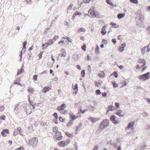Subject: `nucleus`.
Here are the masks:
<instances>
[{"mask_svg": "<svg viewBox=\"0 0 150 150\" xmlns=\"http://www.w3.org/2000/svg\"><path fill=\"white\" fill-rule=\"evenodd\" d=\"M32 105L33 107V110L34 109V105L31 102L29 104L27 105L26 103H23L22 105V107L23 108L25 112L27 114H30L32 112V109L31 108L30 105Z\"/></svg>", "mask_w": 150, "mask_h": 150, "instance_id": "nucleus-1", "label": "nucleus"}, {"mask_svg": "<svg viewBox=\"0 0 150 150\" xmlns=\"http://www.w3.org/2000/svg\"><path fill=\"white\" fill-rule=\"evenodd\" d=\"M120 105L118 102H115V107L113 109V110H116L117 111L115 112L116 115H118L120 117H122L124 116V114L122 115L121 113L122 111V110L121 109L120 107Z\"/></svg>", "mask_w": 150, "mask_h": 150, "instance_id": "nucleus-2", "label": "nucleus"}, {"mask_svg": "<svg viewBox=\"0 0 150 150\" xmlns=\"http://www.w3.org/2000/svg\"><path fill=\"white\" fill-rule=\"evenodd\" d=\"M88 16L90 18H93L96 17L98 18L97 12L95 11L93 7L90 8L88 11Z\"/></svg>", "mask_w": 150, "mask_h": 150, "instance_id": "nucleus-3", "label": "nucleus"}, {"mask_svg": "<svg viewBox=\"0 0 150 150\" xmlns=\"http://www.w3.org/2000/svg\"><path fill=\"white\" fill-rule=\"evenodd\" d=\"M109 124V120L108 119L103 120L100 125V130L102 131L107 127Z\"/></svg>", "mask_w": 150, "mask_h": 150, "instance_id": "nucleus-4", "label": "nucleus"}, {"mask_svg": "<svg viewBox=\"0 0 150 150\" xmlns=\"http://www.w3.org/2000/svg\"><path fill=\"white\" fill-rule=\"evenodd\" d=\"M38 143V138L33 137L28 140V144L32 146L33 147H35Z\"/></svg>", "mask_w": 150, "mask_h": 150, "instance_id": "nucleus-5", "label": "nucleus"}, {"mask_svg": "<svg viewBox=\"0 0 150 150\" xmlns=\"http://www.w3.org/2000/svg\"><path fill=\"white\" fill-rule=\"evenodd\" d=\"M138 78L140 80L144 81L149 79L150 78V73L149 72H148L144 74L139 75Z\"/></svg>", "mask_w": 150, "mask_h": 150, "instance_id": "nucleus-6", "label": "nucleus"}, {"mask_svg": "<svg viewBox=\"0 0 150 150\" xmlns=\"http://www.w3.org/2000/svg\"><path fill=\"white\" fill-rule=\"evenodd\" d=\"M137 16L139 17V18L138 20H140V21H143L144 18V15L141 11V10L139 9L137 13Z\"/></svg>", "mask_w": 150, "mask_h": 150, "instance_id": "nucleus-7", "label": "nucleus"}, {"mask_svg": "<svg viewBox=\"0 0 150 150\" xmlns=\"http://www.w3.org/2000/svg\"><path fill=\"white\" fill-rule=\"evenodd\" d=\"M67 107V105L65 103H63L60 105L57 108V110L60 113L66 108Z\"/></svg>", "mask_w": 150, "mask_h": 150, "instance_id": "nucleus-8", "label": "nucleus"}, {"mask_svg": "<svg viewBox=\"0 0 150 150\" xmlns=\"http://www.w3.org/2000/svg\"><path fill=\"white\" fill-rule=\"evenodd\" d=\"M70 142V141L68 140L64 141H61L59 142L58 145L59 146L61 147H64L66 145H68Z\"/></svg>", "mask_w": 150, "mask_h": 150, "instance_id": "nucleus-9", "label": "nucleus"}, {"mask_svg": "<svg viewBox=\"0 0 150 150\" xmlns=\"http://www.w3.org/2000/svg\"><path fill=\"white\" fill-rule=\"evenodd\" d=\"M55 137L56 139L58 141L62 139L63 137L61 135V133L59 131H57L55 133Z\"/></svg>", "mask_w": 150, "mask_h": 150, "instance_id": "nucleus-10", "label": "nucleus"}, {"mask_svg": "<svg viewBox=\"0 0 150 150\" xmlns=\"http://www.w3.org/2000/svg\"><path fill=\"white\" fill-rule=\"evenodd\" d=\"M137 25L139 27L144 28L145 26L144 25V23L143 21H140L138 20L137 21Z\"/></svg>", "mask_w": 150, "mask_h": 150, "instance_id": "nucleus-11", "label": "nucleus"}, {"mask_svg": "<svg viewBox=\"0 0 150 150\" xmlns=\"http://www.w3.org/2000/svg\"><path fill=\"white\" fill-rule=\"evenodd\" d=\"M100 119L99 118L97 117H89V120L91 121L93 123H95L97 122V121L100 120Z\"/></svg>", "mask_w": 150, "mask_h": 150, "instance_id": "nucleus-12", "label": "nucleus"}, {"mask_svg": "<svg viewBox=\"0 0 150 150\" xmlns=\"http://www.w3.org/2000/svg\"><path fill=\"white\" fill-rule=\"evenodd\" d=\"M61 53L59 54V56H61V57H65L67 55L66 51L65 49H62L61 50Z\"/></svg>", "mask_w": 150, "mask_h": 150, "instance_id": "nucleus-13", "label": "nucleus"}, {"mask_svg": "<svg viewBox=\"0 0 150 150\" xmlns=\"http://www.w3.org/2000/svg\"><path fill=\"white\" fill-rule=\"evenodd\" d=\"M8 134L9 131L7 129H4L1 133V135L4 137H6Z\"/></svg>", "mask_w": 150, "mask_h": 150, "instance_id": "nucleus-14", "label": "nucleus"}, {"mask_svg": "<svg viewBox=\"0 0 150 150\" xmlns=\"http://www.w3.org/2000/svg\"><path fill=\"white\" fill-rule=\"evenodd\" d=\"M138 62L139 63L143 64L141 66L142 67L144 66L146 64L145 60L144 59H139L138 60Z\"/></svg>", "mask_w": 150, "mask_h": 150, "instance_id": "nucleus-15", "label": "nucleus"}, {"mask_svg": "<svg viewBox=\"0 0 150 150\" xmlns=\"http://www.w3.org/2000/svg\"><path fill=\"white\" fill-rule=\"evenodd\" d=\"M112 112V105L110 106L109 107L107 110L106 115H108L111 114Z\"/></svg>", "mask_w": 150, "mask_h": 150, "instance_id": "nucleus-16", "label": "nucleus"}, {"mask_svg": "<svg viewBox=\"0 0 150 150\" xmlns=\"http://www.w3.org/2000/svg\"><path fill=\"white\" fill-rule=\"evenodd\" d=\"M73 88L75 91V92L73 93V94L74 95H75L78 92V86L77 84H76L74 86H73Z\"/></svg>", "mask_w": 150, "mask_h": 150, "instance_id": "nucleus-17", "label": "nucleus"}, {"mask_svg": "<svg viewBox=\"0 0 150 150\" xmlns=\"http://www.w3.org/2000/svg\"><path fill=\"white\" fill-rule=\"evenodd\" d=\"M21 81L20 79H17L15 81H14L13 83L17 85H19L21 87L23 86V84H21L20 83Z\"/></svg>", "mask_w": 150, "mask_h": 150, "instance_id": "nucleus-18", "label": "nucleus"}, {"mask_svg": "<svg viewBox=\"0 0 150 150\" xmlns=\"http://www.w3.org/2000/svg\"><path fill=\"white\" fill-rule=\"evenodd\" d=\"M50 89V88L48 87H45L42 90V92L44 93H46L47 92L49 91Z\"/></svg>", "mask_w": 150, "mask_h": 150, "instance_id": "nucleus-19", "label": "nucleus"}, {"mask_svg": "<svg viewBox=\"0 0 150 150\" xmlns=\"http://www.w3.org/2000/svg\"><path fill=\"white\" fill-rule=\"evenodd\" d=\"M126 47V44L125 43L122 44V45L119 47V50L121 52H122L124 50V48Z\"/></svg>", "mask_w": 150, "mask_h": 150, "instance_id": "nucleus-20", "label": "nucleus"}, {"mask_svg": "<svg viewBox=\"0 0 150 150\" xmlns=\"http://www.w3.org/2000/svg\"><path fill=\"white\" fill-rule=\"evenodd\" d=\"M98 75L100 78H103L105 76V74L103 71H100L98 73Z\"/></svg>", "mask_w": 150, "mask_h": 150, "instance_id": "nucleus-21", "label": "nucleus"}, {"mask_svg": "<svg viewBox=\"0 0 150 150\" xmlns=\"http://www.w3.org/2000/svg\"><path fill=\"white\" fill-rule=\"evenodd\" d=\"M135 125L134 122H131L129 123L127 127L128 129L132 128Z\"/></svg>", "mask_w": 150, "mask_h": 150, "instance_id": "nucleus-22", "label": "nucleus"}, {"mask_svg": "<svg viewBox=\"0 0 150 150\" xmlns=\"http://www.w3.org/2000/svg\"><path fill=\"white\" fill-rule=\"evenodd\" d=\"M107 25H104L103 26L102 28V30L101 32V34L103 35H105L106 33V31L105 30V28L107 27Z\"/></svg>", "mask_w": 150, "mask_h": 150, "instance_id": "nucleus-23", "label": "nucleus"}, {"mask_svg": "<svg viewBox=\"0 0 150 150\" xmlns=\"http://www.w3.org/2000/svg\"><path fill=\"white\" fill-rule=\"evenodd\" d=\"M21 130V129L20 128H18L17 129H15L13 132V135L15 136L17 135L19 133V131Z\"/></svg>", "mask_w": 150, "mask_h": 150, "instance_id": "nucleus-24", "label": "nucleus"}, {"mask_svg": "<svg viewBox=\"0 0 150 150\" xmlns=\"http://www.w3.org/2000/svg\"><path fill=\"white\" fill-rule=\"evenodd\" d=\"M73 6V4H71L68 7L67 9V12L68 13H70L72 8V7Z\"/></svg>", "mask_w": 150, "mask_h": 150, "instance_id": "nucleus-25", "label": "nucleus"}, {"mask_svg": "<svg viewBox=\"0 0 150 150\" xmlns=\"http://www.w3.org/2000/svg\"><path fill=\"white\" fill-rule=\"evenodd\" d=\"M24 71V69L23 68H20L18 70V72L17 74V75H19L21 74H22Z\"/></svg>", "mask_w": 150, "mask_h": 150, "instance_id": "nucleus-26", "label": "nucleus"}, {"mask_svg": "<svg viewBox=\"0 0 150 150\" xmlns=\"http://www.w3.org/2000/svg\"><path fill=\"white\" fill-rule=\"evenodd\" d=\"M125 14L123 13H119L117 15V17L119 19H120L125 17Z\"/></svg>", "mask_w": 150, "mask_h": 150, "instance_id": "nucleus-27", "label": "nucleus"}, {"mask_svg": "<svg viewBox=\"0 0 150 150\" xmlns=\"http://www.w3.org/2000/svg\"><path fill=\"white\" fill-rule=\"evenodd\" d=\"M116 119V117L115 116L113 115V123L115 125H117L119 124V122L117 121L115 119Z\"/></svg>", "mask_w": 150, "mask_h": 150, "instance_id": "nucleus-28", "label": "nucleus"}, {"mask_svg": "<svg viewBox=\"0 0 150 150\" xmlns=\"http://www.w3.org/2000/svg\"><path fill=\"white\" fill-rule=\"evenodd\" d=\"M86 31V29L83 28H80L77 31L78 33H80L81 32H85Z\"/></svg>", "mask_w": 150, "mask_h": 150, "instance_id": "nucleus-29", "label": "nucleus"}, {"mask_svg": "<svg viewBox=\"0 0 150 150\" xmlns=\"http://www.w3.org/2000/svg\"><path fill=\"white\" fill-rule=\"evenodd\" d=\"M49 44L47 43H45L43 44L42 45V50H44L48 46Z\"/></svg>", "mask_w": 150, "mask_h": 150, "instance_id": "nucleus-30", "label": "nucleus"}, {"mask_svg": "<svg viewBox=\"0 0 150 150\" xmlns=\"http://www.w3.org/2000/svg\"><path fill=\"white\" fill-rule=\"evenodd\" d=\"M63 39H67L68 41L70 42L71 43H72V40L69 37L65 36L62 38Z\"/></svg>", "mask_w": 150, "mask_h": 150, "instance_id": "nucleus-31", "label": "nucleus"}, {"mask_svg": "<svg viewBox=\"0 0 150 150\" xmlns=\"http://www.w3.org/2000/svg\"><path fill=\"white\" fill-rule=\"evenodd\" d=\"M100 47L98 45H96V47L95 49V52L97 54H99V52Z\"/></svg>", "mask_w": 150, "mask_h": 150, "instance_id": "nucleus-32", "label": "nucleus"}, {"mask_svg": "<svg viewBox=\"0 0 150 150\" xmlns=\"http://www.w3.org/2000/svg\"><path fill=\"white\" fill-rule=\"evenodd\" d=\"M28 91L33 94H34L35 91L32 88H29L28 89Z\"/></svg>", "mask_w": 150, "mask_h": 150, "instance_id": "nucleus-33", "label": "nucleus"}, {"mask_svg": "<svg viewBox=\"0 0 150 150\" xmlns=\"http://www.w3.org/2000/svg\"><path fill=\"white\" fill-rule=\"evenodd\" d=\"M78 117V116L77 115H74L71 117H70L71 119V120L74 121V120H76V119H77Z\"/></svg>", "mask_w": 150, "mask_h": 150, "instance_id": "nucleus-34", "label": "nucleus"}, {"mask_svg": "<svg viewBox=\"0 0 150 150\" xmlns=\"http://www.w3.org/2000/svg\"><path fill=\"white\" fill-rule=\"evenodd\" d=\"M146 48V47H144L143 48H142L141 49L142 53L143 54H145V52H146V51H145Z\"/></svg>", "mask_w": 150, "mask_h": 150, "instance_id": "nucleus-35", "label": "nucleus"}, {"mask_svg": "<svg viewBox=\"0 0 150 150\" xmlns=\"http://www.w3.org/2000/svg\"><path fill=\"white\" fill-rule=\"evenodd\" d=\"M68 111L66 110H64L62 112H61L60 113L64 115H66L67 114H68Z\"/></svg>", "mask_w": 150, "mask_h": 150, "instance_id": "nucleus-36", "label": "nucleus"}, {"mask_svg": "<svg viewBox=\"0 0 150 150\" xmlns=\"http://www.w3.org/2000/svg\"><path fill=\"white\" fill-rule=\"evenodd\" d=\"M84 0H78V4L79 6H81V4L84 3Z\"/></svg>", "mask_w": 150, "mask_h": 150, "instance_id": "nucleus-37", "label": "nucleus"}, {"mask_svg": "<svg viewBox=\"0 0 150 150\" xmlns=\"http://www.w3.org/2000/svg\"><path fill=\"white\" fill-rule=\"evenodd\" d=\"M73 121L72 120H70L67 123V125L68 126H70L72 124H73Z\"/></svg>", "mask_w": 150, "mask_h": 150, "instance_id": "nucleus-38", "label": "nucleus"}, {"mask_svg": "<svg viewBox=\"0 0 150 150\" xmlns=\"http://www.w3.org/2000/svg\"><path fill=\"white\" fill-rule=\"evenodd\" d=\"M130 1L131 3L135 4H137L138 3L137 0H130Z\"/></svg>", "mask_w": 150, "mask_h": 150, "instance_id": "nucleus-39", "label": "nucleus"}, {"mask_svg": "<svg viewBox=\"0 0 150 150\" xmlns=\"http://www.w3.org/2000/svg\"><path fill=\"white\" fill-rule=\"evenodd\" d=\"M106 2L108 4L111 5L112 4V0H106Z\"/></svg>", "mask_w": 150, "mask_h": 150, "instance_id": "nucleus-40", "label": "nucleus"}, {"mask_svg": "<svg viewBox=\"0 0 150 150\" xmlns=\"http://www.w3.org/2000/svg\"><path fill=\"white\" fill-rule=\"evenodd\" d=\"M86 46L85 44L83 45L81 47L82 49L84 51L86 50Z\"/></svg>", "mask_w": 150, "mask_h": 150, "instance_id": "nucleus-41", "label": "nucleus"}, {"mask_svg": "<svg viewBox=\"0 0 150 150\" xmlns=\"http://www.w3.org/2000/svg\"><path fill=\"white\" fill-rule=\"evenodd\" d=\"M87 111H88V110L86 109H85L83 110L81 109L80 110V112H81L83 114L84 113H85V112H87Z\"/></svg>", "mask_w": 150, "mask_h": 150, "instance_id": "nucleus-42", "label": "nucleus"}, {"mask_svg": "<svg viewBox=\"0 0 150 150\" xmlns=\"http://www.w3.org/2000/svg\"><path fill=\"white\" fill-rule=\"evenodd\" d=\"M89 109H90L91 111H93L95 109V107L94 106H91L89 107Z\"/></svg>", "mask_w": 150, "mask_h": 150, "instance_id": "nucleus-43", "label": "nucleus"}, {"mask_svg": "<svg viewBox=\"0 0 150 150\" xmlns=\"http://www.w3.org/2000/svg\"><path fill=\"white\" fill-rule=\"evenodd\" d=\"M66 135H67V136H68V137H73V136L72 134H70L68 132H66Z\"/></svg>", "mask_w": 150, "mask_h": 150, "instance_id": "nucleus-44", "label": "nucleus"}, {"mask_svg": "<svg viewBox=\"0 0 150 150\" xmlns=\"http://www.w3.org/2000/svg\"><path fill=\"white\" fill-rule=\"evenodd\" d=\"M69 114L70 116V117H71L74 115L73 111L71 110L70 111Z\"/></svg>", "mask_w": 150, "mask_h": 150, "instance_id": "nucleus-45", "label": "nucleus"}, {"mask_svg": "<svg viewBox=\"0 0 150 150\" xmlns=\"http://www.w3.org/2000/svg\"><path fill=\"white\" fill-rule=\"evenodd\" d=\"M53 43V40L52 39H50L48 41V42L47 43L49 45H52Z\"/></svg>", "mask_w": 150, "mask_h": 150, "instance_id": "nucleus-46", "label": "nucleus"}, {"mask_svg": "<svg viewBox=\"0 0 150 150\" xmlns=\"http://www.w3.org/2000/svg\"><path fill=\"white\" fill-rule=\"evenodd\" d=\"M81 74L82 77H84L85 75V70H82L81 71Z\"/></svg>", "mask_w": 150, "mask_h": 150, "instance_id": "nucleus-47", "label": "nucleus"}, {"mask_svg": "<svg viewBox=\"0 0 150 150\" xmlns=\"http://www.w3.org/2000/svg\"><path fill=\"white\" fill-rule=\"evenodd\" d=\"M26 45H27V42L26 41H25L23 44V50H25Z\"/></svg>", "mask_w": 150, "mask_h": 150, "instance_id": "nucleus-48", "label": "nucleus"}, {"mask_svg": "<svg viewBox=\"0 0 150 150\" xmlns=\"http://www.w3.org/2000/svg\"><path fill=\"white\" fill-rule=\"evenodd\" d=\"M122 85L121 87V88H123L124 86H126L127 85V81H125L124 83H122Z\"/></svg>", "mask_w": 150, "mask_h": 150, "instance_id": "nucleus-49", "label": "nucleus"}, {"mask_svg": "<svg viewBox=\"0 0 150 150\" xmlns=\"http://www.w3.org/2000/svg\"><path fill=\"white\" fill-rule=\"evenodd\" d=\"M107 42L108 40H107L103 39V40L102 42L103 44H106L107 43Z\"/></svg>", "mask_w": 150, "mask_h": 150, "instance_id": "nucleus-50", "label": "nucleus"}, {"mask_svg": "<svg viewBox=\"0 0 150 150\" xmlns=\"http://www.w3.org/2000/svg\"><path fill=\"white\" fill-rule=\"evenodd\" d=\"M37 75H34L33 76V80L35 81H36L37 80Z\"/></svg>", "mask_w": 150, "mask_h": 150, "instance_id": "nucleus-51", "label": "nucleus"}, {"mask_svg": "<svg viewBox=\"0 0 150 150\" xmlns=\"http://www.w3.org/2000/svg\"><path fill=\"white\" fill-rule=\"evenodd\" d=\"M118 85L116 83L114 82H113V87L114 88H116L118 87Z\"/></svg>", "mask_w": 150, "mask_h": 150, "instance_id": "nucleus-52", "label": "nucleus"}, {"mask_svg": "<svg viewBox=\"0 0 150 150\" xmlns=\"http://www.w3.org/2000/svg\"><path fill=\"white\" fill-rule=\"evenodd\" d=\"M113 75L116 78H117L118 76V74L116 71H114L113 73Z\"/></svg>", "mask_w": 150, "mask_h": 150, "instance_id": "nucleus-53", "label": "nucleus"}, {"mask_svg": "<svg viewBox=\"0 0 150 150\" xmlns=\"http://www.w3.org/2000/svg\"><path fill=\"white\" fill-rule=\"evenodd\" d=\"M4 109V106H0V112L3 111Z\"/></svg>", "mask_w": 150, "mask_h": 150, "instance_id": "nucleus-54", "label": "nucleus"}, {"mask_svg": "<svg viewBox=\"0 0 150 150\" xmlns=\"http://www.w3.org/2000/svg\"><path fill=\"white\" fill-rule=\"evenodd\" d=\"M119 27V25L116 23H113V28H117Z\"/></svg>", "mask_w": 150, "mask_h": 150, "instance_id": "nucleus-55", "label": "nucleus"}, {"mask_svg": "<svg viewBox=\"0 0 150 150\" xmlns=\"http://www.w3.org/2000/svg\"><path fill=\"white\" fill-rule=\"evenodd\" d=\"M59 38V36L56 35L54 36L53 38V40L54 41H55L56 40H57V39H58Z\"/></svg>", "mask_w": 150, "mask_h": 150, "instance_id": "nucleus-56", "label": "nucleus"}, {"mask_svg": "<svg viewBox=\"0 0 150 150\" xmlns=\"http://www.w3.org/2000/svg\"><path fill=\"white\" fill-rule=\"evenodd\" d=\"M81 125H82V124L81 123H80L79 124L78 126L76 127V130H78V129H79L80 128V127L81 126Z\"/></svg>", "mask_w": 150, "mask_h": 150, "instance_id": "nucleus-57", "label": "nucleus"}, {"mask_svg": "<svg viewBox=\"0 0 150 150\" xmlns=\"http://www.w3.org/2000/svg\"><path fill=\"white\" fill-rule=\"evenodd\" d=\"M57 130H58V128H57V127H54L53 128V131L54 132H57V131H57Z\"/></svg>", "mask_w": 150, "mask_h": 150, "instance_id": "nucleus-58", "label": "nucleus"}, {"mask_svg": "<svg viewBox=\"0 0 150 150\" xmlns=\"http://www.w3.org/2000/svg\"><path fill=\"white\" fill-rule=\"evenodd\" d=\"M18 105H19L18 104L17 105L15 106V107L14 108V110L16 111H17L18 109V108H19L18 107Z\"/></svg>", "mask_w": 150, "mask_h": 150, "instance_id": "nucleus-59", "label": "nucleus"}, {"mask_svg": "<svg viewBox=\"0 0 150 150\" xmlns=\"http://www.w3.org/2000/svg\"><path fill=\"white\" fill-rule=\"evenodd\" d=\"M77 16V15H76V13L75 12L74 14L72 16V19H73V20H74L75 19V17H76V16Z\"/></svg>", "mask_w": 150, "mask_h": 150, "instance_id": "nucleus-60", "label": "nucleus"}, {"mask_svg": "<svg viewBox=\"0 0 150 150\" xmlns=\"http://www.w3.org/2000/svg\"><path fill=\"white\" fill-rule=\"evenodd\" d=\"M0 119L1 120H5V116L4 115L1 116Z\"/></svg>", "mask_w": 150, "mask_h": 150, "instance_id": "nucleus-61", "label": "nucleus"}, {"mask_svg": "<svg viewBox=\"0 0 150 150\" xmlns=\"http://www.w3.org/2000/svg\"><path fill=\"white\" fill-rule=\"evenodd\" d=\"M75 13H76V15H77V16H80V15H82V13L81 12H80L79 11H76Z\"/></svg>", "mask_w": 150, "mask_h": 150, "instance_id": "nucleus-62", "label": "nucleus"}, {"mask_svg": "<svg viewBox=\"0 0 150 150\" xmlns=\"http://www.w3.org/2000/svg\"><path fill=\"white\" fill-rule=\"evenodd\" d=\"M93 150H98V146L97 145L95 146Z\"/></svg>", "mask_w": 150, "mask_h": 150, "instance_id": "nucleus-63", "label": "nucleus"}, {"mask_svg": "<svg viewBox=\"0 0 150 150\" xmlns=\"http://www.w3.org/2000/svg\"><path fill=\"white\" fill-rule=\"evenodd\" d=\"M15 150H24V149L23 147H19L16 149Z\"/></svg>", "mask_w": 150, "mask_h": 150, "instance_id": "nucleus-64", "label": "nucleus"}]
</instances>
